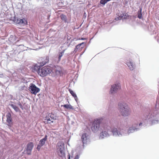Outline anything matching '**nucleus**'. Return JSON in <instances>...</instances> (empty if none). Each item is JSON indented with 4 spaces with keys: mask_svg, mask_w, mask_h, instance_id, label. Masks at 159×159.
<instances>
[{
    "mask_svg": "<svg viewBox=\"0 0 159 159\" xmlns=\"http://www.w3.org/2000/svg\"><path fill=\"white\" fill-rule=\"evenodd\" d=\"M103 130H104V131H103L100 133V136H102V137L108 135L109 134L108 132L109 131L111 132L114 135H120L122 134L119 132H118L116 128H111L110 126L106 124L103 125Z\"/></svg>",
    "mask_w": 159,
    "mask_h": 159,
    "instance_id": "1",
    "label": "nucleus"
},
{
    "mask_svg": "<svg viewBox=\"0 0 159 159\" xmlns=\"http://www.w3.org/2000/svg\"><path fill=\"white\" fill-rule=\"evenodd\" d=\"M118 106L119 110L122 116H126L130 114V110L126 103H120Z\"/></svg>",
    "mask_w": 159,
    "mask_h": 159,
    "instance_id": "2",
    "label": "nucleus"
},
{
    "mask_svg": "<svg viewBox=\"0 0 159 159\" xmlns=\"http://www.w3.org/2000/svg\"><path fill=\"white\" fill-rule=\"evenodd\" d=\"M65 151L64 143L62 141L59 142L57 146L56 152L58 155L62 158L65 157Z\"/></svg>",
    "mask_w": 159,
    "mask_h": 159,
    "instance_id": "3",
    "label": "nucleus"
},
{
    "mask_svg": "<svg viewBox=\"0 0 159 159\" xmlns=\"http://www.w3.org/2000/svg\"><path fill=\"white\" fill-rule=\"evenodd\" d=\"M52 71L50 66H46L43 67L41 69L40 76H44L50 74Z\"/></svg>",
    "mask_w": 159,
    "mask_h": 159,
    "instance_id": "4",
    "label": "nucleus"
},
{
    "mask_svg": "<svg viewBox=\"0 0 159 159\" xmlns=\"http://www.w3.org/2000/svg\"><path fill=\"white\" fill-rule=\"evenodd\" d=\"M101 122V119H97L94 121L91 127V129L93 131L95 132L98 130L100 124Z\"/></svg>",
    "mask_w": 159,
    "mask_h": 159,
    "instance_id": "5",
    "label": "nucleus"
},
{
    "mask_svg": "<svg viewBox=\"0 0 159 159\" xmlns=\"http://www.w3.org/2000/svg\"><path fill=\"white\" fill-rule=\"evenodd\" d=\"M54 119V115L49 113L46 116L44 122L45 123H51L53 122Z\"/></svg>",
    "mask_w": 159,
    "mask_h": 159,
    "instance_id": "6",
    "label": "nucleus"
},
{
    "mask_svg": "<svg viewBox=\"0 0 159 159\" xmlns=\"http://www.w3.org/2000/svg\"><path fill=\"white\" fill-rule=\"evenodd\" d=\"M120 89V86L118 84H114L111 86L110 93V94H113L116 93L118 90Z\"/></svg>",
    "mask_w": 159,
    "mask_h": 159,
    "instance_id": "7",
    "label": "nucleus"
},
{
    "mask_svg": "<svg viewBox=\"0 0 159 159\" xmlns=\"http://www.w3.org/2000/svg\"><path fill=\"white\" fill-rule=\"evenodd\" d=\"M29 90L32 93L35 94L39 92V89L37 88L36 86L33 84H31L30 85Z\"/></svg>",
    "mask_w": 159,
    "mask_h": 159,
    "instance_id": "8",
    "label": "nucleus"
},
{
    "mask_svg": "<svg viewBox=\"0 0 159 159\" xmlns=\"http://www.w3.org/2000/svg\"><path fill=\"white\" fill-rule=\"evenodd\" d=\"M81 140L83 143V146H84V144L87 143V142L89 140L88 135L86 133H84L82 134L81 136Z\"/></svg>",
    "mask_w": 159,
    "mask_h": 159,
    "instance_id": "9",
    "label": "nucleus"
},
{
    "mask_svg": "<svg viewBox=\"0 0 159 159\" xmlns=\"http://www.w3.org/2000/svg\"><path fill=\"white\" fill-rule=\"evenodd\" d=\"M55 73L57 75L61 76L63 74L62 69L60 66H57L55 68Z\"/></svg>",
    "mask_w": 159,
    "mask_h": 159,
    "instance_id": "10",
    "label": "nucleus"
},
{
    "mask_svg": "<svg viewBox=\"0 0 159 159\" xmlns=\"http://www.w3.org/2000/svg\"><path fill=\"white\" fill-rule=\"evenodd\" d=\"M33 147L34 144L30 142L28 144L26 148V152L29 155L31 154V151Z\"/></svg>",
    "mask_w": 159,
    "mask_h": 159,
    "instance_id": "11",
    "label": "nucleus"
},
{
    "mask_svg": "<svg viewBox=\"0 0 159 159\" xmlns=\"http://www.w3.org/2000/svg\"><path fill=\"white\" fill-rule=\"evenodd\" d=\"M16 23L18 24L25 25L27 24V22L24 18L22 19H18L16 20Z\"/></svg>",
    "mask_w": 159,
    "mask_h": 159,
    "instance_id": "12",
    "label": "nucleus"
},
{
    "mask_svg": "<svg viewBox=\"0 0 159 159\" xmlns=\"http://www.w3.org/2000/svg\"><path fill=\"white\" fill-rule=\"evenodd\" d=\"M127 64L130 70H133L135 67L134 64L131 61L127 62Z\"/></svg>",
    "mask_w": 159,
    "mask_h": 159,
    "instance_id": "13",
    "label": "nucleus"
},
{
    "mask_svg": "<svg viewBox=\"0 0 159 159\" xmlns=\"http://www.w3.org/2000/svg\"><path fill=\"white\" fill-rule=\"evenodd\" d=\"M39 69L40 66H38L36 65L34 66V67H33V71H37L38 74H39V73L40 72Z\"/></svg>",
    "mask_w": 159,
    "mask_h": 159,
    "instance_id": "14",
    "label": "nucleus"
},
{
    "mask_svg": "<svg viewBox=\"0 0 159 159\" xmlns=\"http://www.w3.org/2000/svg\"><path fill=\"white\" fill-rule=\"evenodd\" d=\"M12 119L11 118V114L10 113H8L7 116V121L9 124L11 122Z\"/></svg>",
    "mask_w": 159,
    "mask_h": 159,
    "instance_id": "15",
    "label": "nucleus"
},
{
    "mask_svg": "<svg viewBox=\"0 0 159 159\" xmlns=\"http://www.w3.org/2000/svg\"><path fill=\"white\" fill-rule=\"evenodd\" d=\"M69 91L70 94L72 95V96L74 98L75 100L76 101H77L78 99H77V97L76 95L75 94V93L72 90L70 89H69Z\"/></svg>",
    "mask_w": 159,
    "mask_h": 159,
    "instance_id": "16",
    "label": "nucleus"
},
{
    "mask_svg": "<svg viewBox=\"0 0 159 159\" xmlns=\"http://www.w3.org/2000/svg\"><path fill=\"white\" fill-rule=\"evenodd\" d=\"M142 7H140L139 10L138 12V17L139 19H142Z\"/></svg>",
    "mask_w": 159,
    "mask_h": 159,
    "instance_id": "17",
    "label": "nucleus"
},
{
    "mask_svg": "<svg viewBox=\"0 0 159 159\" xmlns=\"http://www.w3.org/2000/svg\"><path fill=\"white\" fill-rule=\"evenodd\" d=\"M42 61V62H40V66H43L48 61V60L47 58H45V59L44 58H43L41 59Z\"/></svg>",
    "mask_w": 159,
    "mask_h": 159,
    "instance_id": "18",
    "label": "nucleus"
},
{
    "mask_svg": "<svg viewBox=\"0 0 159 159\" xmlns=\"http://www.w3.org/2000/svg\"><path fill=\"white\" fill-rule=\"evenodd\" d=\"M61 107L63 106L64 107L66 108L67 109H73V107L70 104H66L63 105L61 106Z\"/></svg>",
    "mask_w": 159,
    "mask_h": 159,
    "instance_id": "19",
    "label": "nucleus"
},
{
    "mask_svg": "<svg viewBox=\"0 0 159 159\" xmlns=\"http://www.w3.org/2000/svg\"><path fill=\"white\" fill-rule=\"evenodd\" d=\"M47 136L46 135L44 138L40 140V144L41 145V146L45 144L46 141L47 139Z\"/></svg>",
    "mask_w": 159,
    "mask_h": 159,
    "instance_id": "20",
    "label": "nucleus"
},
{
    "mask_svg": "<svg viewBox=\"0 0 159 159\" xmlns=\"http://www.w3.org/2000/svg\"><path fill=\"white\" fill-rule=\"evenodd\" d=\"M65 50H63L61 52L59 53V56L58 57V60L60 61L61 60V58L62 56L65 52Z\"/></svg>",
    "mask_w": 159,
    "mask_h": 159,
    "instance_id": "21",
    "label": "nucleus"
},
{
    "mask_svg": "<svg viewBox=\"0 0 159 159\" xmlns=\"http://www.w3.org/2000/svg\"><path fill=\"white\" fill-rule=\"evenodd\" d=\"M11 106L14 109V110L16 112H18L19 111V110H20L19 108L18 107H17L14 104H11Z\"/></svg>",
    "mask_w": 159,
    "mask_h": 159,
    "instance_id": "22",
    "label": "nucleus"
},
{
    "mask_svg": "<svg viewBox=\"0 0 159 159\" xmlns=\"http://www.w3.org/2000/svg\"><path fill=\"white\" fill-rule=\"evenodd\" d=\"M60 17L62 20H64L65 22H66V15L62 14L61 15Z\"/></svg>",
    "mask_w": 159,
    "mask_h": 159,
    "instance_id": "23",
    "label": "nucleus"
},
{
    "mask_svg": "<svg viewBox=\"0 0 159 159\" xmlns=\"http://www.w3.org/2000/svg\"><path fill=\"white\" fill-rule=\"evenodd\" d=\"M107 2L106 0H101L100 1V3L103 5H105Z\"/></svg>",
    "mask_w": 159,
    "mask_h": 159,
    "instance_id": "24",
    "label": "nucleus"
},
{
    "mask_svg": "<svg viewBox=\"0 0 159 159\" xmlns=\"http://www.w3.org/2000/svg\"><path fill=\"white\" fill-rule=\"evenodd\" d=\"M84 42H83L81 43H79V44H78L77 45H76V49H79L80 48V46L82 44H84Z\"/></svg>",
    "mask_w": 159,
    "mask_h": 159,
    "instance_id": "25",
    "label": "nucleus"
},
{
    "mask_svg": "<svg viewBox=\"0 0 159 159\" xmlns=\"http://www.w3.org/2000/svg\"><path fill=\"white\" fill-rule=\"evenodd\" d=\"M123 17V16L122 15H120L119 16V17H117V18L115 19L117 20H121Z\"/></svg>",
    "mask_w": 159,
    "mask_h": 159,
    "instance_id": "26",
    "label": "nucleus"
},
{
    "mask_svg": "<svg viewBox=\"0 0 159 159\" xmlns=\"http://www.w3.org/2000/svg\"><path fill=\"white\" fill-rule=\"evenodd\" d=\"M124 19H126L128 17H129V16L128 15V14L126 13H125V15H124Z\"/></svg>",
    "mask_w": 159,
    "mask_h": 159,
    "instance_id": "27",
    "label": "nucleus"
},
{
    "mask_svg": "<svg viewBox=\"0 0 159 159\" xmlns=\"http://www.w3.org/2000/svg\"><path fill=\"white\" fill-rule=\"evenodd\" d=\"M85 39H86L85 38H79V39H77V40H84Z\"/></svg>",
    "mask_w": 159,
    "mask_h": 159,
    "instance_id": "28",
    "label": "nucleus"
},
{
    "mask_svg": "<svg viewBox=\"0 0 159 159\" xmlns=\"http://www.w3.org/2000/svg\"><path fill=\"white\" fill-rule=\"evenodd\" d=\"M79 158V157L78 155H76L74 159H78Z\"/></svg>",
    "mask_w": 159,
    "mask_h": 159,
    "instance_id": "29",
    "label": "nucleus"
},
{
    "mask_svg": "<svg viewBox=\"0 0 159 159\" xmlns=\"http://www.w3.org/2000/svg\"><path fill=\"white\" fill-rule=\"evenodd\" d=\"M129 130L130 131H132V127H131V128H129Z\"/></svg>",
    "mask_w": 159,
    "mask_h": 159,
    "instance_id": "30",
    "label": "nucleus"
},
{
    "mask_svg": "<svg viewBox=\"0 0 159 159\" xmlns=\"http://www.w3.org/2000/svg\"><path fill=\"white\" fill-rule=\"evenodd\" d=\"M39 145H38V147H37V149L38 150H39Z\"/></svg>",
    "mask_w": 159,
    "mask_h": 159,
    "instance_id": "31",
    "label": "nucleus"
},
{
    "mask_svg": "<svg viewBox=\"0 0 159 159\" xmlns=\"http://www.w3.org/2000/svg\"><path fill=\"white\" fill-rule=\"evenodd\" d=\"M142 124L141 123H140L139 124V126H140L141 125H142Z\"/></svg>",
    "mask_w": 159,
    "mask_h": 159,
    "instance_id": "32",
    "label": "nucleus"
},
{
    "mask_svg": "<svg viewBox=\"0 0 159 159\" xmlns=\"http://www.w3.org/2000/svg\"><path fill=\"white\" fill-rule=\"evenodd\" d=\"M133 129V130H135V129H136V128H134Z\"/></svg>",
    "mask_w": 159,
    "mask_h": 159,
    "instance_id": "33",
    "label": "nucleus"
},
{
    "mask_svg": "<svg viewBox=\"0 0 159 159\" xmlns=\"http://www.w3.org/2000/svg\"><path fill=\"white\" fill-rule=\"evenodd\" d=\"M70 157L69 156V157L68 159H70Z\"/></svg>",
    "mask_w": 159,
    "mask_h": 159,
    "instance_id": "34",
    "label": "nucleus"
}]
</instances>
